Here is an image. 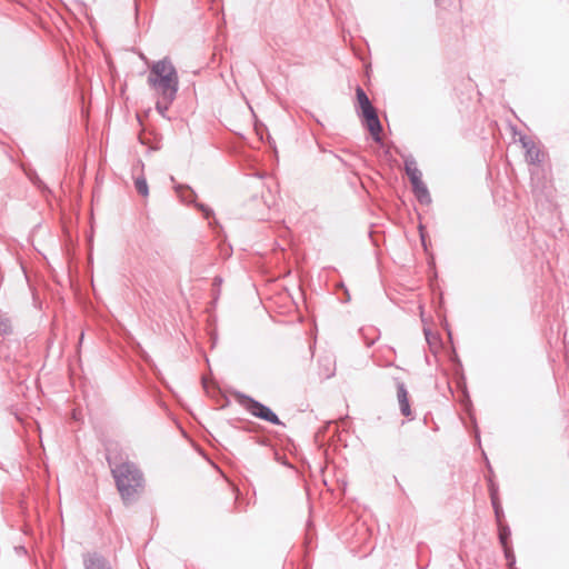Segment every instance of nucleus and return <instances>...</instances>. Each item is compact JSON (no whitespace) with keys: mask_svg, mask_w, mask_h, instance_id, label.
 <instances>
[{"mask_svg":"<svg viewBox=\"0 0 569 569\" xmlns=\"http://www.w3.org/2000/svg\"><path fill=\"white\" fill-rule=\"evenodd\" d=\"M148 84L157 96V111L166 117L179 89L178 72L169 58L152 63L148 74Z\"/></svg>","mask_w":569,"mask_h":569,"instance_id":"obj_1","label":"nucleus"},{"mask_svg":"<svg viewBox=\"0 0 569 569\" xmlns=\"http://www.w3.org/2000/svg\"><path fill=\"white\" fill-rule=\"evenodd\" d=\"M107 460L122 499L124 501L132 500L142 487L143 479L141 472L132 462H119L110 448H107Z\"/></svg>","mask_w":569,"mask_h":569,"instance_id":"obj_2","label":"nucleus"},{"mask_svg":"<svg viewBox=\"0 0 569 569\" xmlns=\"http://www.w3.org/2000/svg\"><path fill=\"white\" fill-rule=\"evenodd\" d=\"M356 93H357V100H358L359 107L361 109V116L366 120V126H367L368 130L370 131L373 140L377 142H380L381 141L380 132L382 130V127H381V123L377 116V112H376L375 108L372 107L366 92L360 87L357 88Z\"/></svg>","mask_w":569,"mask_h":569,"instance_id":"obj_3","label":"nucleus"},{"mask_svg":"<svg viewBox=\"0 0 569 569\" xmlns=\"http://www.w3.org/2000/svg\"><path fill=\"white\" fill-rule=\"evenodd\" d=\"M247 409L252 416L257 418H260L273 425H281V421L279 420L278 416L269 407L253 399H249Z\"/></svg>","mask_w":569,"mask_h":569,"instance_id":"obj_4","label":"nucleus"},{"mask_svg":"<svg viewBox=\"0 0 569 569\" xmlns=\"http://www.w3.org/2000/svg\"><path fill=\"white\" fill-rule=\"evenodd\" d=\"M83 565L86 569H112L108 560L98 553L87 555Z\"/></svg>","mask_w":569,"mask_h":569,"instance_id":"obj_5","label":"nucleus"},{"mask_svg":"<svg viewBox=\"0 0 569 569\" xmlns=\"http://www.w3.org/2000/svg\"><path fill=\"white\" fill-rule=\"evenodd\" d=\"M397 398L400 406L401 413L406 417L411 415V409L408 399V391L403 382H397Z\"/></svg>","mask_w":569,"mask_h":569,"instance_id":"obj_6","label":"nucleus"},{"mask_svg":"<svg viewBox=\"0 0 569 569\" xmlns=\"http://www.w3.org/2000/svg\"><path fill=\"white\" fill-rule=\"evenodd\" d=\"M522 147L526 149V159L530 163H539L540 159V150L536 147V144L529 140L521 139Z\"/></svg>","mask_w":569,"mask_h":569,"instance_id":"obj_7","label":"nucleus"},{"mask_svg":"<svg viewBox=\"0 0 569 569\" xmlns=\"http://www.w3.org/2000/svg\"><path fill=\"white\" fill-rule=\"evenodd\" d=\"M405 169L406 173L408 174L410 182H417L418 180L422 179V173L418 169L417 162L413 158H406L405 160Z\"/></svg>","mask_w":569,"mask_h":569,"instance_id":"obj_8","label":"nucleus"},{"mask_svg":"<svg viewBox=\"0 0 569 569\" xmlns=\"http://www.w3.org/2000/svg\"><path fill=\"white\" fill-rule=\"evenodd\" d=\"M411 184L416 197L421 203H429L431 201L429 191L422 179L418 180L417 182H412Z\"/></svg>","mask_w":569,"mask_h":569,"instance_id":"obj_9","label":"nucleus"},{"mask_svg":"<svg viewBox=\"0 0 569 569\" xmlns=\"http://www.w3.org/2000/svg\"><path fill=\"white\" fill-rule=\"evenodd\" d=\"M176 191L180 197L181 201L186 203H191L194 201L196 194L189 187L179 184L176 187Z\"/></svg>","mask_w":569,"mask_h":569,"instance_id":"obj_10","label":"nucleus"},{"mask_svg":"<svg viewBox=\"0 0 569 569\" xmlns=\"http://www.w3.org/2000/svg\"><path fill=\"white\" fill-rule=\"evenodd\" d=\"M510 529L508 527H503V526H500V529H499V539H500V542L501 545L503 546L505 548V552H506V557L509 558L510 557V552H509V549L507 547V542H508V539L510 537Z\"/></svg>","mask_w":569,"mask_h":569,"instance_id":"obj_11","label":"nucleus"},{"mask_svg":"<svg viewBox=\"0 0 569 569\" xmlns=\"http://www.w3.org/2000/svg\"><path fill=\"white\" fill-rule=\"evenodd\" d=\"M134 186H136L137 191L142 197H147L149 194L148 183H147V180L143 177L136 178Z\"/></svg>","mask_w":569,"mask_h":569,"instance_id":"obj_12","label":"nucleus"},{"mask_svg":"<svg viewBox=\"0 0 569 569\" xmlns=\"http://www.w3.org/2000/svg\"><path fill=\"white\" fill-rule=\"evenodd\" d=\"M491 499H492V505H493V508H495V511H496V516L499 519L500 518L501 509H500V507H499V505L497 502V499H496V496H495L493 492L491 493Z\"/></svg>","mask_w":569,"mask_h":569,"instance_id":"obj_13","label":"nucleus"},{"mask_svg":"<svg viewBox=\"0 0 569 569\" xmlns=\"http://www.w3.org/2000/svg\"><path fill=\"white\" fill-rule=\"evenodd\" d=\"M197 207L203 212L206 218H209L210 214L212 213V211L207 206H204L202 203H197Z\"/></svg>","mask_w":569,"mask_h":569,"instance_id":"obj_14","label":"nucleus"},{"mask_svg":"<svg viewBox=\"0 0 569 569\" xmlns=\"http://www.w3.org/2000/svg\"><path fill=\"white\" fill-rule=\"evenodd\" d=\"M440 0H436V2L438 3Z\"/></svg>","mask_w":569,"mask_h":569,"instance_id":"obj_15","label":"nucleus"}]
</instances>
